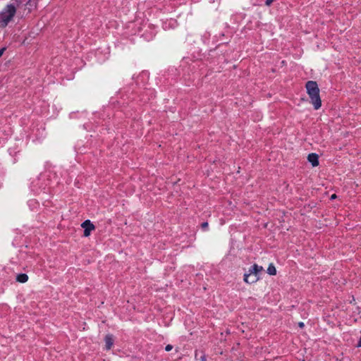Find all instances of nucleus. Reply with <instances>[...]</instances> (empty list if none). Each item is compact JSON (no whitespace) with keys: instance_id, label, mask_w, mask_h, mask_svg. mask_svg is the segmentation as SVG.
<instances>
[{"instance_id":"12","label":"nucleus","mask_w":361,"mask_h":361,"mask_svg":"<svg viewBox=\"0 0 361 361\" xmlns=\"http://www.w3.org/2000/svg\"><path fill=\"white\" fill-rule=\"evenodd\" d=\"M5 50H6L5 47H3V48L0 49V57L3 55V54L5 51Z\"/></svg>"},{"instance_id":"7","label":"nucleus","mask_w":361,"mask_h":361,"mask_svg":"<svg viewBox=\"0 0 361 361\" xmlns=\"http://www.w3.org/2000/svg\"><path fill=\"white\" fill-rule=\"evenodd\" d=\"M28 280V276L26 274H20L16 276V281L20 283H25Z\"/></svg>"},{"instance_id":"4","label":"nucleus","mask_w":361,"mask_h":361,"mask_svg":"<svg viewBox=\"0 0 361 361\" xmlns=\"http://www.w3.org/2000/svg\"><path fill=\"white\" fill-rule=\"evenodd\" d=\"M105 348L106 350H110L114 345V337L111 334H108L104 338Z\"/></svg>"},{"instance_id":"2","label":"nucleus","mask_w":361,"mask_h":361,"mask_svg":"<svg viewBox=\"0 0 361 361\" xmlns=\"http://www.w3.org/2000/svg\"><path fill=\"white\" fill-rule=\"evenodd\" d=\"M263 271V267L255 264L251 267L247 274H244V281L247 283H254L257 282L259 277L258 274Z\"/></svg>"},{"instance_id":"16","label":"nucleus","mask_w":361,"mask_h":361,"mask_svg":"<svg viewBox=\"0 0 361 361\" xmlns=\"http://www.w3.org/2000/svg\"><path fill=\"white\" fill-rule=\"evenodd\" d=\"M201 360H202V361H206V358H205V357H204H204H202Z\"/></svg>"},{"instance_id":"11","label":"nucleus","mask_w":361,"mask_h":361,"mask_svg":"<svg viewBox=\"0 0 361 361\" xmlns=\"http://www.w3.org/2000/svg\"><path fill=\"white\" fill-rule=\"evenodd\" d=\"M208 227V223L207 222H204L202 224V228L205 229Z\"/></svg>"},{"instance_id":"9","label":"nucleus","mask_w":361,"mask_h":361,"mask_svg":"<svg viewBox=\"0 0 361 361\" xmlns=\"http://www.w3.org/2000/svg\"><path fill=\"white\" fill-rule=\"evenodd\" d=\"M173 349V346L170 344L167 345L166 347H165V350L166 351H170Z\"/></svg>"},{"instance_id":"6","label":"nucleus","mask_w":361,"mask_h":361,"mask_svg":"<svg viewBox=\"0 0 361 361\" xmlns=\"http://www.w3.org/2000/svg\"><path fill=\"white\" fill-rule=\"evenodd\" d=\"M81 226L84 228V236H89L90 235V220L87 219L85 221Z\"/></svg>"},{"instance_id":"14","label":"nucleus","mask_w":361,"mask_h":361,"mask_svg":"<svg viewBox=\"0 0 361 361\" xmlns=\"http://www.w3.org/2000/svg\"><path fill=\"white\" fill-rule=\"evenodd\" d=\"M357 346L359 347V348L361 347V338H360V340H359V341H358V343L357 344Z\"/></svg>"},{"instance_id":"13","label":"nucleus","mask_w":361,"mask_h":361,"mask_svg":"<svg viewBox=\"0 0 361 361\" xmlns=\"http://www.w3.org/2000/svg\"><path fill=\"white\" fill-rule=\"evenodd\" d=\"M298 326H299V327L302 328L304 326V323L303 322H299L298 323Z\"/></svg>"},{"instance_id":"3","label":"nucleus","mask_w":361,"mask_h":361,"mask_svg":"<svg viewBox=\"0 0 361 361\" xmlns=\"http://www.w3.org/2000/svg\"><path fill=\"white\" fill-rule=\"evenodd\" d=\"M16 12V6L13 4L7 5L1 16V24L6 26L12 20Z\"/></svg>"},{"instance_id":"1","label":"nucleus","mask_w":361,"mask_h":361,"mask_svg":"<svg viewBox=\"0 0 361 361\" xmlns=\"http://www.w3.org/2000/svg\"><path fill=\"white\" fill-rule=\"evenodd\" d=\"M305 87L314 109H319L322 106V100L317 83L315 81L310 80L307 82Z\"/></svg>"},{"instance_id":"17","label":"nucleus","mask_w":361,"mask_h":361,"mask_svg":"<svg viewBox=\"0 0 361 361\" xmlns=\"http://www.w3.org/2000/svg\"><path fill=\"white\" fill-rule=\"evenodd\" d=\"M91 227H92V231H93L94 229V226L92 224L91 225Z\"/></svg>"},{"instance_id":"5","label":"nucleus","mask_w":361,"mask_h":361,"mask_svg":"<svg viewBox=\"0 0 361 361\" xmlns=\"http://www.w3.org/2000/svg\"><path fill=\"white\" fill-rule=\"evenodd\" d=\"M307 159L312 164V166H317L319 165V157L317 154H310L307 157Z\"/></svg>"},{"instance_id":"8","label":"nucleus","mask_w":361,"mask_h":361,"mask_svg":"<svg viewBox=\"0 0 361 361\" xmlns=\"http://www.w3.org/2000/svg\"><path fill=\"white\" fill-rule=\"evenodd\" d=\"M267 273L271 276H274L276 274V269L273 264H270L269 265L268 269H267Z\"/></svg>"},{"instance_id":"10","label":"nucleus","mask_w":361,"mask_h":361,"mask_svg":"<svg viewBox=\"0 0 361 361\" xmlns=\"http://www.w3.org/2000/svg\"><path fill=\"white\" fill-rule=\"evenodd\" d=\"M274 1V0H266L265 4L267 6H270Z\"/></svg>"},{"instance_id":"15","label":"nucleus","mask_w":361,"mask_h":361,"mask_svg":"<svg viewBox=\"0 0 361 361\" xmlns=\"http://www.w3.org/2000/svg\"><path fill=\"white\" fill-rule=\"evenodd\" d=\"M335 198H336V194H333V195L331 196V200H334V199H335Z\"/></svg>"}]
</instances>
